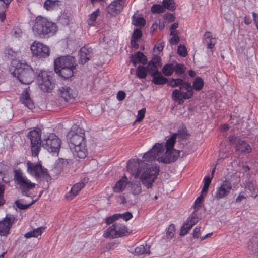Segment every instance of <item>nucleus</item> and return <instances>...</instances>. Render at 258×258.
I'll list each match as a JSON object with an SVG mask.
<instances>
[{"mask_svg":"<svg viewBox=\"0 0 258 258\" xmlns=\"http://www.w3.org/2000/svg\"><path fill=\"white\" fill-rule=\"evenodd\" d=\"M32 26L33 34L40 37L47 35H53L57 31L56 24L41 16H38L33 21Z\"/></svg>","mask_w":258,"mask_h":258,"instance_id":"nucleus-4","label":"nucleus"},{"mask_svg":"<svg viewBox=\"0 0 258 258\" xmlns=\"http://www.w3.org/2000/svg\"><path fill=\"white\" fill-rule=\"evenodd\" d=\"M125 96L126 94L124 91H119L117 94L116 98L118 100L122 101L125 98Z\"/></svg>","mask_w":258,"mask_h":258,"instance_id":"nucleus-61","label":"nucleus"},{"mask_svg":"<svg viewBox=\"0 0 258 258\" xmlns=\"http://www.w3.org/2000/svg\"><path fill=\"white\" fill-rule=\"evenodd\" d=\"M92 55L93 51L91 47L89 45H85L80 50V63L85 64L91 58Z\"/></svg>","mask_w":258,"mask_h":258,"instance_id":"nucleus-19","label":"nucleus"},{"mask_svg":"<svg viewBox=\"0 0 258 258\" xmlns=\"http://www.w3.org/2000/svg\"><path fill=\"white\" fill-rule=\"evenodd\" d=\"M162 5L164 9L170 11H174L175 8V4L174 0H163Z\"/></svg>","mask_w":258,"mask_h":258,"instance_id":"nucleus-36","label":"nucleus"},{"mask_svg":"<svg viewBox=\"0 0 258 258\" xmlns=\"http://www.w3.org/2000/svg\"><path fill=\"white\" fill-rule=\"evenodd\" d=\"M151 11L154 14H160L165 12V9L163 7V5L154 4L151 7Z\"/></svg>","mask_w":258,"mask_h":258,"instance_id":"nucleus-43","label":"nucleus"},{"mask_svg":"<svg viewBox=\"0 0 258 258\" xmlns=\"http://www.w3.org/2000/svg\"><path fill=\"white\" fill-rule=\"evenodd\" d=\"M22 32L20 28L15 27L11 30V35L15 38H20L21 37Z\"/></svg>","mask_w":258,"mask_h":258,"instance_id":"nucleus-51","label":"nucleus"},{"mask_svg":"<svg viewBox=\"0 0 258 258\" xmlns=\"http://www.w3.org/2000/svg\"><path fill=\"white\" fill-rule=\"evenodd\" d=\"M118 219L117 214H113V215L108 217L106 219V223L107 224H110L113 223L115 220Z\"/></svg>","mask_w":258,"mask_h":258,"instance_id":"nucleus-58","label":"nucleus"},{"mask_svg":"<svg viewBox=\"0 0 258 258\" xmlns=\"http://www.w3.org/2000/svg\"><path fill=\"white\" fill-rule=\"evenodd\" d=\"M204 43L208 49H212L216 44V38L213 37L211 32H206L203 36Z\"/></svg>","mask_w":258,"mask_h":258,"instance_id":"nucleus-20","label":"nucleus"},{"mask_svg":"<svg viewBox=\"0 0 258 258\" xmlns=\"http://www.w3.org/2000/svg\"><path fill=\"white\" fill-rule=\"evenodd\" d=\"M164 151L163 144L156 143L152 148L144 154L143 159V161L152 162L155 160L157 157H160Z\"/></svg>","mask_w":258,"mask_h":258,"instance_id":"nucleus-12","label":"nucleus"},{"mask_svg":"<svg viewBox=\"0 0 258 258\" xmlns=\"http://www.w3.org/2000/svg\"><path fill=\"white\" fill-rule=\"evenodd\" d=\"M13 76L18 78L23 84L28 85L32 83L35 78L33 69L30 66L26 64H21L13 72Z\"/></svg>","mask_w":258,"mask_h":258,"instance_id":"nucleus-6","label":"nucleus"},{"mask_svg":"<svg viewBox=\"0 0 258 258\" xmlns=\"http://www.w3.org/2000/svg\"><path fill=\"white\" fill-rule=\"evenodd\" d=\"M36 200H34L29 204H23L21 202L20 200H18L15 202V204L19 209L21 210H25L28 208L30 206L34 204L36 202Z\"/></svg>","mask_w":258,"mask_h":258,"instance_id":"nucleus-46","label":"nucleus"},{"mask_svg":"<svg viewBox=\"0 0 258 258\" xmlns=\"http://www.w3.org/2000/svg\"><path fill=\"white\" fill-rule=\"evenodd\" d=\"M117 235L114 224L110 226L103 233V236L105 238H115L118 237Z\"/></svg>","mask_w":258,"mask_h":258,"instance_id":"nucleus-27","label":"nucleus"},{"mask_svg":"<svg viewBox=\"0 0 258 258\" xmlns=\"http://www.w3.org/2000/svg\"><path fill=\"white\" fill-rule=\"evenodd\" d=\"M161 58L157 55H155L152 58V60L149 62L159 67L161 66Z\"/></svg>","mask_w":258,"mask_h":258,"instance_id":"nucleus-56","label":"nucleus"},{"mask_svg":"<svg viewBox=\"0 0 258 258\" xmlns=\"http://www.w3.org/2000/svg\"><path fill=\"white\" fill-rule=\"evenodd\" d=\"M67 141L73 156L80 159L85 158L88 154L85 145L84 133L80 132L79 134L70 132L67 136Z\"/></svg>","mask_w":258,"mask_h":258,"instance_id":"nucleus-2","label":"nucleus"},{"mask_svg":"<svg viewBox=\"0 0 258 258\" xmlns=\"http://www.w3.org/2000/svg\"><path fill=\"white\" fill-rule=\"evenodd\" d=\"M58 94L60 97L67 102L72 101L76 95L74 88L68 86L60 87L58 90Z\"/></svg>","mask_w":258,"mask_h":258,"instance_id":"nucleus-16","label":"nucleus"},{"mask_svg":"<svg viewBox=\"0 0 258 258\" xmlns=\"http://www.w3.org/2000/svg\"><path fill=\"white\" fill-rule=\"evenodd\" d=\"M118 218H122L125 221H127L130 220L133 217L132 214L130 212H126L123 214H117Z\"/></svg>","mask_w":258,"mask_h":258,"instance_id":"nucleus-53","label":"nucleus"},{"mask_svg":"<svg viewBox=\"0 0 258 258\" xmlns=\"http://www.w3.org/2000/svg\"><path fill=\"white\" fill-rule=\"evenodd\" d=\"M114 225L118 237L126 235L127 229L124 225L117 223H114Z\"/></svg>","mask_w":258,"mask_h":258,"instance_id":"nucleus-28","label":"nucleus"},{"mask_svg":"<svg viewBox=\"0 0 258 258\" xmlns=\"http://www.w3.org/2000/svg\"><path fill=\"white\" fill-rule=\"evenodd\" d=\"M173 134H177V137H178L181 140H186L188 138V135L187 133L186 129L183 128L179 130L177 133H174Z\"/></svg>","mask_w":258,"mask_h":258,"instance_id":"nucleus-48","label":"nucleus"},{"mask_svg":"<svg viewBox=\"0 0 258 258\" xmlns=\"http://www.w3.org/2000/svg\"><path fill=\"white\" fill-rule=\"evenodd\" d=\"M37 80L39 87L44 92H49L52 90L51 78L47 72L41 71L37 76Z\"/></svg>","mask_w":258,"mask_h":258,"instance_id":"nucleus-10","label":"nucleus"},{"mask_svg":"<svg viewBox=\"0 0 258 258\" xmlns=\"http://www.w3.org/2000/svg\"><path fill=\"white\" fill-rule=\"evenodd\" d=\"M179 42V38L178 36H174L170 39V43L172 45H176Z\"/></svg>","mask_w":258,"mask_h":258,"instance_id":"nucleus-62","label":"nucleus"},{"mask_svg":"<svg viewBox=\"0 0 258 258\" xmlns=\"http://www.w3.org/2000/svg\"><path fill=\"white\" fill-rule=\"evenodd\" d=\"M8 7L3 0H0V20L3 22L6 18L5 12Z\"/></svg>","mask_w":258,"mask_h":258,"instance_id":"nucleus-40","label":"nucleus"},{"mask_svg":"<svg viewBox=\"0 0 258 258\" xmlns=\"http://www.w3.org/2000/svg\"><path fill=\"white\" fill-rule=\"evenodd\" d=\"M204 82L200 77H197L193 81L192 88L196 91H200L203 87Z\"/></svg>","mask_w":258,"mask_h":258,"instance_id":"nucleus-29","label":"nucleus"},{"mask_svg":"<svg viewBox=\"0 0 258 258\" xmlns=\"http://www.w3.org/2000/svg\"><path fill=\"white\" fill-rule=\"evenodd\" d=\"M213 178V176H211L210 177V176H206L204 178L203 181H204V186L202 189V194H206L208 191L209 187L210 184H211L212 179Z\"/></svg>","mask_w":258,"mask_h":258,"instance_id":"nucleus-37","label":"nucleus"},{"mask_svg":"<svg viewBox=\"0 0 258 258\" xmlns=\"http://www.w3.org/2000/svg\"><path fill=\"white\" fill-rule=\"evenodd\" d=\"M44 229V228L43 227H39L34 229L32 231L33 237H37L38 236L41 235Z\"/></svg>","mask_w":258,"mask_h":258,"instance_id":"nucleus-57","label":"nucleus"},{"mask_svg":"<svg viewBox=\"0 0 258 258\" xmlns=\"http://www.w3.org/2000/svg\"><path fill=\"white\" fill-rule=\"evenodd\" d=\"M5 191V185L0 183V206H3L5 203L4 195Z\"/></svg>","mask_w":258,"mask_h":258,"instance_id":"nucleus-54","label":"nucleus"},{"mask_svg":"<svg viewBox=\"0 0 258 258\" xmlns=\"http://www.w3.org/2000/svg\"><path fill=\"white\" fill-rule=\"evenodd\" d=\"M55 72L64 79L72 77L76 72L77 63L75 57L71 55L61 56L55 59Z\"/></svg>","mask_w":258,"mask_h":258,"instance_id":"nucleus-3","label":"nucleus"},{"mask_svg":"<svg viewBox=\"0 0 258 258\" xmlns=\"http://www.w3.org/2000/svg\"><path fill=\"white\" fill-rule=\"evenodd\" d=\"M59 6V3L52 0H46L44 5V7L47 10L53 9L54 8Z\"/></svg>","mask_w":258,"mask_h":258,"instance_id":"nucleus-45","label":"nucleus"},{"mask_svg":"<svg viewBox=\"0 0 258 258\" xmlns=\"http://www.w3.org/2000/svg\"><path fill=\"white\" fill-rule=\"evenodd\" d=\"M144 164L143 161L139 159H132L128 161L126 166L127 171L135 178L139 177L142 170L141 166Z\"/></svg>","mask_w":258,"mask_h":258,"instance_id":"nucleus-13","label":"nucleus"},{"mask_svg":"<svg viewBox=\"0 0 258 258\" xmlns=\"http://www.w3.org/2000/svg\"><path fill=\"white\" fill-rule=\"evenodd\" d=\"M200 219H201V217L198 216L197 212L194 211L191 215L187 219L186 222L193 227Z\"/></svg>","mask_w":258,"mask_h":258,"instance_id":"nucleus-31","label":"nucleus"},{"mask_svg":"<svg viewBox=\"0 0 258 258\" xmlns=\"http://www.w3.org/2000/svg\"><path fill=\"white\" fill-rule=\"evenodd\" d=\"M20 101L28 108L30 109L33 108L34 103L30 97L27 89L22 93L20 96Z\"/></svg>","mask_w":258,"mask_h":258,"instance_id":"nucleus-21","label":"nucleus"},{"mask_svg":"<svg viewBox=\"0 0 258 258\" xmlns=\"http://www.w3.org/2000/svg\"><path fill=\"white\" fill-rule=\"evenodd\" d=\"M184 82L185 81H184L181 78H171L168 81V84L169 86L172 88H175L178 86L180 87L181 86L183 85Z\"/></svg>","mask_w":258,"mask_h":258,"instance_id":"nucleus-32","label":"nucleus"},{"mask_svg":"<svg viewBox=\"0 0 258 258\" xmlns=\"http://www.w3.org/2000/svg\"><path fill=\"white\" fill-rule=\"evenodd\" d=\"M146 68L147 72H148L151 76H155L157 74H160V72L158 70V67L155 64L149 62Z\"/></svg>","mask_w":258,"mask_h":258,"instance_id":"nucleus-35","label":"nucleus"},{"mask_svg":"<svg viewBox=\"0 0 258 258\" xmlns=\"http://www.w3.org/2000/svg\"><path fill=\"white\" fill-rule=\"evenodd\" d=\"M136 75L139 79H145L147 76L146 68L143 66H139L136 69Z\"/></svg>","mask_w":258,"mask_h":258,"instance_id":"nucleus-34","label":"nucleus"},{"mask_svg":"<svg viewBox=\"0 0 258 258\" xmlns=\"http://www.w3.org/2000/svg\"><path fill=\"white\" fill-rule=\"evenodd\" d=\"M159 171V167L156 166H149L144 169L140 176V180L143 185L148 189L151 188Z\"/></svg>","mask_w":258,"mask_h":258,"instance_id":"nucleus-8","label":"nucleus"},{"mask_svg":"<svg viewBox=\"0 0 258 258\" xmlns=\"http://www.w3.org/2000/svg\"><path fill=\"white\" fill-rule=\"evenodd\" d=\"M162 72L166 76H170L174 72L173 66L171 63L165 64L162 69Z\"/></svg>","mask_w":258,"mask_h":258,"instance_id":"nucleus-38","label":"nucleus"},{"mask_svg":"<svg viewBox=\"0 0 258 258\" xmlns=\"http://www.w3.org/2000/svg\"><path fill=\"white\" fill-rule=\"evenodd\" d=\"M235 148L237 151L243 153H249L251 151L250 146L247 142L241 140H237Z\"/></svg>","mask_w":258,"mask_h":258,"instance_id":"nucleus-23","label":"nucleus"},{"mask_svg":"<svg viewBox=\"0 0 258 258\" xmlns=\"http://www.w3.org/2000/svg\"><path fill=\"white\" fill-rule=\"evenodd\" d=\"M173 68L174 72H175V74L178 76H180L182 74H184L185 71V68L183 64L177 63L173 66Z\"/></svg>","mask_w":258,"mask_h":258,"instance_id":"nucleus-42","label":"nucleus"},{"mask_svg":"<svg viewBox=\"0 0 258 258\" xmlns=\"http://www.w3.org/2000/svg\"><path fill=\"white\" fill-rule=\"evenodd\" d=\"M26 166L27 172L31 175L34 176L36 179L50 178L47 169L42 167L40 162L34 163L28 161Z\"/></svg>","mask_w":258,"mask_h":258,"instance_id":"nucleus-9","label":"nucleus"},{"mask_svg":"<svg viewBox=\"0 0 258 258\" xmlns=\"http://www.w3.org/2000/svg\"><path fill=\"white\" fill-rule=\"evenodd\" d=\"M142 32L141 30L137 28L134 30L132 38L139 40L142 37Z\"/></svg>","mask_w":258,"mask_h":258,"instance_id":"nucleus-55","label":"nucleus"},{"mask_svg":"<svg viewBox=\"0 0 258 258\" xmlns=\"http://www.w3.org/2000/svg\"><path fill=\"white\" fill-rule=\"evenodd\" d=\"M131 61L134 66H136L138 63H141L143 64H146L147 59L142 52L139 51L131 56Z\"/></svg>","mask_w":258,"mask_h":258,"instance_id":"nucleus-22","label":"nucleus"},{"mask_svg":"<svg viewBox=\"0 0 258 258\" xmlns=\"http://www.w3.org/2000/svg\"><path fill=\"white\" fill-rule=\"evenodd\" d=\"M253 21L258 29V14L255 12L252 13Z\"/></svg>","mask_w":258,"mask_h":258,"instance_id":"nucleus-63","label":"nucleus"},{"mask_svg":"<svg viewBox=\"0 0 258 258\" xmlns=\"http://www.w3.org/2000/svg\"><path fill=\"white\" fill-rule=\"evenodd\" d=\"M155 47L159 52H161L163 50L164 45L162 43H158L155 45Z\"/></svg>","mask_w":258,"mask_h":258,"instance_id":"nucleus-64","label":"nucleus"},{"mask_svg":"<svg viewBox=\"0 0 258 258\" xmlns=\"http://www.w3.org/2000/svg\"><path fill=\"white\" fill-rule=\"evenodd\" d=\"M179 156V151L178 150L173 151L172 150H170L168 152L166 150L165 155L158 158L157 160L159 162L169 164L176 161Z\"/></svg>","mask_w":258,"mask_h":258,"instance_id":"nucleus-18","label":"nucleus"},{"mask_svg":"<svg viewBox=\"0 0 258 258\" xmlns=\"http://www.w3.org/2000/svg\"><path fill=\"white\" fill-rule=\"evenodd\" d=\"M175 232V227L174 225L173 224H170L167 230L166 235L167 238L171 239L174 236Z\"/></svg>","mask_w":258,"mask_h":258,"instance_id":"nucleus-50","label":"nucleus"},{"mask_svg":"<svg viewBox=\"0 0 258 258\" xmlns=\"http://www.w3.org/2000/svg\"><path fill=\"white\" fill-rule=\"evenodd\" d=\"M14 180L23 196H30V191L34 189L36 187V184L32 182L20 169L14 171Z\"/></svg>","mask_w":258,"mask_h":258,"instance_id":"nucleus-5","label":"nucleus"},{"mask_svg":"<svg viewBox=\"0 0 258 258\" xmlns=\"http://www.w3.org/2000/svg\"><path fill=\"white\" fill-rule=\"evenodd\" d=\"M232 186L231 182L224 180L221 186L217 188L215 195V199L219 200L227 196L230 192Z\"/></svg>","mask_w":258,"mask_h":258,"instance_id":"nucleus-15","label":"nucleus"},{"mask_svg":"<svg viewBox=\"0 0 258 258\" xmlns=\"http://www.w3.org/2000/svg\"><path fill=\"white\" fill-rule=\"evenodd\" d=\"M201 227H196L193 230L192 236L194 238H198L200 237Z\"/></svg>","mask_w":258,"mask_h":258,"instance_id":"nucleus-59","label":"nucleus"},{"mask_svg":"<svg viewBox=\"0 0 258 258\" xmlns=\"http://www.w3.org/2000/svg\"><path fill=\"white\" fill-rule=\"evenodd\" d=\"M27 137L30 140L31 150L33 157L38 156L41 146L50 153L57 154L59 151L61 140L54 134L43 136L41 140L40 131L33 130L28 133Z\"/></svg>","mask_w":258,"mask_h":258,"instance_id":"nucleus-1","label":"nucleus"},{"mask_svg":"<svg viewBox=\"0 0 258 258\" xmlns=\"http://www.w3.org/2000/svg\"><path fill=\"white\" fill-rule=\"evenodd\" d=\"M131 190L132 193L135 195L140 194L142 191V188L139 182L136 181L132 183Z\"/></svg>","mask_w":258,"mask_h":258,"instance_id":"nucleus-41","label":"nucleus"},{"mask_svg":"<svg viewBox=\"0 0 258 258\" xmlns=\"http://www.w3.org/2000/svg\"><path fill=\"white\" fill-rule=\"evenodd\" d=\"M203 196L200 195L195 200L194 205V211L198 212L200 208L202 207V202L203 200Z\"/></svg>","mask_w":258,"mask_h":258,"instance_id":"nucleus-47","label":"nucleus"},{"mask_svg":"<svg viewBox=\"0 0 258 258\" xmlns=\"http://www.w3.org/2000/svg\"><path fill=\"white\" fill-rule=\"evenodd\" d=\"M192 227L187 222H185L180 229V235L183 236L185 235Z\"/></svg>","mask_w":258,"mask_h":258,"instance_id":"nucleus-49","label":"nucleus"},{"mask_svg":"<svg viewBox=\"0 0 258 258\" xmlns=\"http://www.w3.org/2000/svg\"><path fill=\"white\" fill-rule=\"evenodd\" d=\"M99 13L100 10L98 9L89 15V18L88 19V24L89 25H91L94 24L97 17L99 15Z\"/></svg>","mask_w":258,"mask_h":258,"instance_id":"nucleus-44","label":"nucleus"},{"mask_svg":"<svg viewBox=\"0 0 258 258\" xmlns=\"http://www.w3.org/2000/svg\"><path fill=\"white\" fill-rule=\"evenodd\" d=\"M152 77L153 78L152 81L155 85H164L168 83V79L163 76L161 72L160 74H157Z\"/></svg>","mask_w":258,"mask_h":258,"instance_id":"nucleus-26","label":"nucleus"},{"mask_svg":"<svg viewBox=\"0 0 258 258\" xmlns=\"http://www.w3.org/2000/svg\"><path fill=\"white\" fill-rule=\"evenodd\" d=\"M132 24L136 26H143L145 24V20L143 17H132Z\"/></svg>","mask_w":258,"mask_h":258,"instance_id":"nucleus-39","label":"nucleus"},{"mask_svg":"<svg viewBox=\"0 0 258 258\" xmlns=\"http://www.w3.org/2000/svg\"><path fill=\"white\" fill-rule=\"evenodd\" d=\"M150 246L145 244V245H140L135 249V253L137 255H142L143 254L150 253Z\"/></svg>","mask_w":258,"mask_h":258,"instance_id":"nucleus-30","label":"nucleus"},{"mask_svg":"<svg viewBox=\"0 0 258 258\" xmlns=\"http://www.w3.org/2000/svg\"><path fill=\"white\" fill-rule=\"evenodd\" d=\"M193 95L194 91L189 82H184L179 89H175L172 93V99L177 101L179 104H183L184 100L190 99Z\"/></svg>","mask_w":258,"mask_h":258,"instance_id":"nucleus-7","label":"nucleus"},{"mask_svg":"<svg viewBox=\"0 0 258 258\" xmlns=\"http://www.w3.org/2000/svg\"><path fill=\"white\" fill-rule=\"evenodd\" d=\"M125 3V0H114L108 7L107 12L116 16L123 10Z\"/></svg>","mask_w":258,"mask_h":258,"instance_id":"nucleus-17","label":"nucleus"},{"mask_svg":"<svg viewBox=\"0 0 258 258\" xmlns=\"http://www.w3.org/2000/svg\"><path fill=\"white\" fill-rule=\"evenodd\" d=\"M145 109H142L138 111V118L137 121H141L142 120L145 116Z\"/></svg>","mask_w":258,"mask_h":258,"instance_id":"nucleus-60","label":"nucleus"},{"mask_svg":"<svg viewBox=\"0 0 258 258\" xmlns=\"http://www.w3.org/2000/svg\"><path fill=\"white\" fill-rule=\"evenodd\" d=\"M84 185L85 184L83 182L76 183L72 187L70 191L66 195V197H69L71 199H72L78 194L80 191L84 187Z\"/></svg>","mask_w":258,"mask_h":258,"instance_id":"nucleus-25","label":"nucleus"},{"mask_svg":"<svg viewBox=\"0 0 258 258\" xmlns=\"http://www.w3.org/2000/svg\"><path fill=\"white\" fill-rule=\"evenodd\" d=\"M15 220V217L12 215L7 214L5 218L0 221V235L7 236L10 232V230Z\"/></svg>","mask_w":258,"mask_h":258,"instance_id":"nucleus-14","label":"nucleus"},{"mask_svg":"<svg viewBox=\"0 0 258 258\" xmlns=\"http://www.w3.org/2000/svg\"><path fill=\"white\" fill-rule=\"evenodd\" d=\"M127 183V178L124 176L116 183L113 188L114 191L117 193L122 192L125 189Z\"/></svg>","mask_w":258,"mask_h":258,"instance_id":"nucleus-24","label":"nucleus"},{"mask_svg":"<svg viewBox=\"0 0 258 258\" xmlns=\"http://www.w3.org/2000/svg\"><path fill=\"white\" fill-rule=\"evenodd\" d=\"M30 48L33 55L39 58H46L50 54L49 47L37 41L31 44Z\"/></svg>","mask_w":258,"mask_h":258,"instance_id":"nucleus-11","label":"nucleus"},{"mask_svg":"<svg viewBox=\"0 0 258 258\" xmlns=\"http://www.w3.org/2000/svg\"><path fill=\"white\" fill-rule=\"evenodd\" d=\"M176 138L177 134H173L172 136L166 141L165 146L167 152L173 149Z\"/></svg>","mask_w":258,"mask_h":258,"instance_id":"nucleus-33","label":"nucleus"},{"mask_svg":"<svg viewBox=\"0 0 258 258\" xmlns=\"http://www.w3.org/2000/svg\"><path fill=\"white\" fill-rule=\"evenodd\" d=\"M177 52L182 57H185L187 55V51L184 45H179L177 48Z\"/></svg>","mask_w":258,"mask_h":258,"instance_id":"nucleus-52","label":"nucleus"}]
</instances>
